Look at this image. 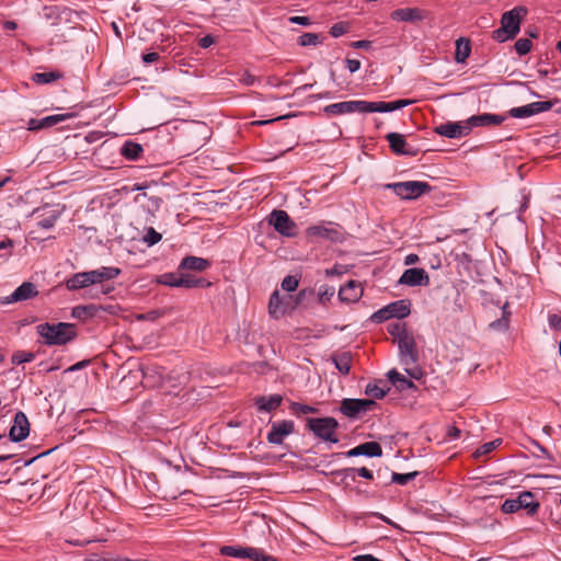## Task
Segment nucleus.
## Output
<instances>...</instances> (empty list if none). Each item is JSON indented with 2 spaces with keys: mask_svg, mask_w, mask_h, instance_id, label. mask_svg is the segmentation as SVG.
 I'll list each match as a JSON object with an SVG mask.
<instances>
[{
  "mask_svg": "<svg viewBox=\"0 0 561 561\" xmlns=\"http://www.w3.org/2000/svg\"><path fill=\"white\" fill-rule=\"evenodd\" d=\"M412 100H396L392 102H369L365 100L343 101L324 106L323 112L328 115H344L358 113H388L401 110L410 104Z\"/></svg>",
  "mask_w": 561,
  "mask_h": 561,
  "instance_id": "1",
  "label": "nucleus"
},
{
  "mask_svg": "<svg viewBox=\"0 0 561 561\" xmlns=\"http://www.w3.org/2000/svg\"><path fill=\"white\" fill-rule=\"evenodd\" d=\"M121 273L122 271L118 267L102 266L96 270L76 273L66 279L65 285L68 290L85 289L114 279L118 277Z\"/></svg>",
  "mask_w": 561,
  "mask_h": 561,
  "instance_id": "2",
  "label": "nucleus"
},
{
  "mask_svg": "<svg viewBox=\"0 0 561 561\" xmlns=\"http://www.w3.org/2000/svg\"><path fill=\"white\" fill-rule=\"evenodd\" d=\"M526 14L527 9L520 5L505 12L501 19V27L493 31L492 38L499 43L515 38L520 31V23Z\"/></svg>",
  "mask_w": 561,
  "mask_h": 561,
  "instance_id": "3",
  "label": "nucleus"
},
{
  "mask_svg": "<svg viewBox=\"0 0 561 561\" xmlns=\"http://www.w3.org/2000/svg\"><path fill=\"white\" fill-rule=\"evenodd\" d=\"M36 330L47 345H65L76 336L75 325L71 323H43Z\"/></svg>",
  "mask_w": 561,
  "mask_h": 561,
  "instance_id": "4",
  "label": "nucleus"
},
{
  "mask_svg": "<svg viewBox=\"0 0 561 561\" xmlns=\"http://www.w3.org/2000/svg\"><path fill=\"white\" fill-rule=\"evenodd\" d=\"M307 427L314 436L324 442L339 443V437L336 436L339 422L334 417H310L307 420Z\"/></svg>",
  "mask_w": 561,
  "mask_h": 561,
  "instance_id": "5",
  "label": "nucleus"
},
{
  "mask_svg": "<svg viewBox=\"0 0 561 561\" xmlns=\"http://www.w3.org/2000/svg\"><path fill=\"white\" fill-rule=\"evenodd\" d=\"M221 556L237 559H250L253 561H278L275 557L264 553L260 548L241 546H222L219 549Z\"/></svg>",
  "mask_w": 561,
  "mask_h": 561,
  "instance_id": "6",
  "label": "nucleus"
},
{
  "mask_svg": "<svg viewBox=\"0 0 561 561\" xmlns=\"http://www.w3.org/2000/svg\"><path fill=\"white\" fill-rule=\"evenodd\" d=\"M385 188L392 190L402 199H415L431 190L428 183L422 181L388 183Z\"/></svg>",
  "mask_w": 561,
  "mask_h": 561,
  "instance_id": "7",
  "label": "nucleus"
},
{
  "mask_svg": "<svg viewBox=\"0 0 561 561\" xmlns=\"http://www.w3.org/2000/svg\"><path fill=\"white\" fill-rule=\"evenodd\" d=\"M522 508L527 510L529 515H533L538 511L539 503L535 501L531 492H522L516 499H507L502 504V512L505 514H512Z\"/></svg>",
  "mask_w": 561,
  "mask_h": 561,
  "instance_id": "8",
  "label": "nucleus"
},
{
  "mask_svg": "<svg viewBox=\"0 0 561 561\" xmlns=\"http://www.w3.org/2000/svg\"><path fill=\"white\" fill-rule=\"evenodd\" d=\"M376 402L371 399H343L340 412L348 419H358L362 414L371 411Z\"/></svg>",
  "mask_w": 561,
  "mask_h": 561,
  "instance_id": "9",
  "label": "nucleus"
},
{
  "mask_svg": "<svg viewBox=\"0 0 561 561\" xmlns=\"http://www.w3.org/2000/svg\"><path fill=\"white\" fill-rule=\"evenodd\" d=\"M268 224L284 237L296 236V225L285 210L274 209L268 216Z\"/></svg>",
  "mask_w": 561,
  "mask_h": 561,
  "instance_id": "10",
  "label": "nucleus"
},
{
  "mask_svg": "<svg viewBox=\"0 0 561 561\" xmlns=\"http://www.w3.org/2000/svg\"><path fill=\"white\" fill-rule=\"evenodd\" d=\"M468 119L461 122H447L435 127V133L439 136L457 139L470 134Z\"/></svg>",
  "mask_w": 561,
  "mask_h": 561,
  "instance_id": "11",
  "label": "nucleus"
},
{
  "mask_svg": "<svg viewBox=\"0 0 561 561\" xmlns=\"http://www.w3.org/2000/svg\"><path fill=\"white\" fill-rule=\"evenodd\" d=\"M401 363L405 366L413 365L419 359L416 343L411 333L401 336L398 342Z\"/></svg>",
  "mask_w": 561,
  "mask_h": 561,
  "instance_id": "12",
  "label": "nucleus"
},
{
  "mask_svg": "<svg viewBox=\"0 0 561 561\" xmlns=\"http://www.w3.org/2000/svg\"><path fill=\"white\" fill-rule=\"evenodd\" d=\"M38 295V289L34 283H22L11 295L0 298L1 305L25 301Z\"/></svg>",
  "mask_w": 561,
  "mask_h": 561,
  "instance_id": "13",
  "label": "nucleus"
},
{
  "mask_svg": "<svg viewBox=\"0 0 561 561\" xmlns=\"http://www.w3.org/2000/svg\"><path fill=\"white\" fill-rule=\"evenodd\" d=\"M30 434V422L26 414L22 411L15 413L13 424L9 431V440L20 443Z\"/></svg>",
  "mask_w": 561,
  "mask_h": 561,
  "instance_id": "14",
  "label": "nucleus"
},
{
  "mask_svg": "<svg viewBox=\"0 0 561 561\" xmlns=\"http://www.w3.org/2000/svg\"><path fill=\"white\" fill-rule=\"evenodd\" d=\"M295 431V423L291 420L273 422L267 434V442L273 445H280L284 438Z\"/></svg>",
  "mask_w": 561,
  "mask_h": 561,
  "instance_id": "15",
  "label": "nucleus"
},
{
  "mask_svg": "<svg viewBox=\"0 0 561 561\" xmlns=\"http://www.w3.org/2000/svg\"><path fill=\"white\" fill-rule=\"evenodd\" d=\"M398 283L411 287L427 286L430 284V276L424 268L412 267L403 272Z\"/></svg>",
  "mask_w": 561,
  "mask_h": 561,
  "instance_id": "16",
  "label": "nucleus"
},
{
  "mask_svg": "<svg viewBox=\"0 0 561 561\" xmlns=\"http://www.w3.org/2000/svg\"><path fill=\"white\" fill-rule=\"evenodd\" d=\"M76 116V113L69 112L65 114H54L49 115L43 118H31L27 122V129L28 130H39L44 128L53 127L61 122H65L67 119L73 118Z\"/></svg>",
  "mask_w": 561,
  "mask_h": 561,
  "instance_id": "17",
  "label": "nucleus"
},
{
  "mask_svg": "<svg viewBox=\"0 0 561 561\" xmlns=\"http://www.w3.org/2000/svg\"><path fill=\"white\" fill-rule=\"evenodd\" d=\"M386 139L389 142L390 149L396 154L413 157L417 152L413 147L407 144L405 137L402 134L389 133L386 135Z\"/></svg>",
  "mask_w": 561,
  "mask_h": 561,
  "instance_id": "18",
  "label": "nucleus"
},
{
  "mask_svg": "<svg viewBox=\"0 0 561 561\" xmlns=\"http://www.w3.org/2000/svg\"><path fill=\"white\" fill-rule=\"evenodd\" d=\"M505 119H506V117L504 115L483 113V114L473 115V116L469 117L468 124L470 126V130H472L474 127L500 125Z\"/></svg>",
  "mask_w": 561,
  "mask_h": 561,
  "instance_id": "19",
  "label": "nucleus"
},
{
  "mask_svg": "<svg viewBox=\"0 0 561 561\" xmlns=\"http://www.w3.org/2000/svg\"><path fill=\"white\" fill-rule=\"evenodd\" d=\"M35 213H42L41 216H38L39 219L37 225L43 229H51L61 215L60 209L51 208L49 205H45L42 208L36 209Z\"/></svg>",
  "mask_w": 561,
  "mask_h": 561,
  "instance_id": "20",
  "label": "nucleus"
},
{
  "mask_svg": "<svg viewBox=\"0 0 561 561\" xmlns=\"http://www.w3.org/2000/svg\"><path fill=\"white\" fill-rule=\"evenodd\" d=\"M390 16L393 21L413 23L422 21L425 15L419 8H401L392 11Z\"/></svg>",
  "mask_w": 561,
  "mask_h": 561,
  "instance_id": "21",
  "label": "nucleus"
},
{
  "mask_svg": "<svg viewBox=\"0 0 561 561\" xmlns=\"http://www.w3.org/2000/svg\"><path fill=\"white\" fill-rule=\"evenodd\" d=\"M382 455V448L377 442H367L360 444L346 453L347 457H380Z\"/></svg>",
  "mask_w": 561,
  "mask_h": 561,
  "instance_id": "22",
  "label": "nucleus"
},
{
  "mask_svg": "<svg viewBox=\"0 0 561 561\" xmlns=\"http://www.w3.org/2000/svg\"><path fill=\"white\" fill-rule=\"evenodd\" d=\"M363 295L362 285L356 280H348L339 290V297L345 302H355Z\"/></svg>",
  "mask_w": 561,
  "mask_h": 561,
  "instance_id": "23",
  "label": "nucleus"
},
{
  "mask_svg": "<svg viewBox=\"0 0 561 561\" xmlns=\"http://www.w3.org/2000/svg\"><path fill=\"white\" fill-rule=\"evenodd\" d=\"M307 234L310 237H319L331 241H336L340 238L337 229L332 227L329 222L327 225L311 226L307 229Z\"/></svg>",
  "mask_w": 561,
  "mask_h": 561,
  "instance_id": "24",
  "label": "nucleus"
},
{
  "mask_svg": "<svg viewBox=\"0 0 561 561\" xmlns=\"http://www.w3.org/2000/svg\"><path fill=\"white\" fill-rule=\"evenodd\" d=\"M283 402L280 394H272L268 397L261 396L255 398V405L260 412H272L276 410Z\"/></svg>",
  "mask_w": 561,
  "mask_h": 561,
  "instance_id": "25",
  "label": "nucleus"
},
{
  "mask_svg": "<svg viewBox=\"0 0 561 561\" xmlns=\"http://www.w3.org/2000/svg\"><path fill=\"white\" fill-rule=\"evenodd\" d=\"M286 307L283 304L279 291L276 289L272 293L268 301V313L273 319H279L285 314Z\"/></svg>",
  "mask_w": 561,
  "mask_h": 561,
  "instance_id": "26",
  "label": "nucleus"
},
{
  "mask_svg": "<svg viewBox=\"0 0 561 561\" xmlns=\"http://www.w3.org/2000/svg\"><path fill=\"white\" fill-rule=\"evenodd\" d=\"M390 390L387 382L383 380H376L374 382H369L365 387V394L371 397L374 399H382Z\"/></svg>",
  "mask_w": 561,
  "mask_h": 561,
  "instance_id": "27",
  "label": "nucleus"
},
{
  "mask_svg": "<svg viewBox=\"0 0 561 561\" xmlns=\"http://www.w3.org/2000/svg\"><path fill=\"white\" fill-rule=\"evenodd\" d=\"M144 151V148L140 144L134 142V141H125L124 145L121 147V154L130 161H135L139 159Z\"/></svg>",
  "mask_w": 561,
  "mask_h": 561,
  "instance_id": "28",
  "label": "nucleus"
},
{
  "mask_svg": "<svg viewBox=\"0 0 561 561\" xmlns=\"http://www.w3.org/2000/svg\"><path fill=\"white\" fill-rule=\"evenodd\" d=\"M209 265L210 263L206 259L197 256H186L182 260L180 268L202 272L208 268Z\"/></svg>",
  "mask_w": 561,
  "mask_h": 561,
  "instance_id": "29",
  "label": "nucleus"
},
{
  "mask_svg": "<svg viewBox=\"0 0 561 561\" xmlns=\"http://www.w3.org/2000/svg\"><path fill=\"white\" fill-rule=\"evenodd\" d=\"M387 377L389 381L394 385L399 390L404 391L408 389H415L413 381L405 378L403 375L398 373L396 369L388 371Z\"/></svg>",
  "mask_w": 561,
  "mask_h": 561,
  "instance_id": "30",
  "label": "nucleus"
},
{
  "mask_svg": "<svg viewBox=\"0 0 561 561\" xmlns=\"http://www.w3.org/2000/svg\"><path fill=\"white\" fill-rule=\"evenodd\" d=\"M332 362L335 368L343 375H347L351 370L352 354L350 352H342L332 356Z\"/></svg>",
  "mask_w": 561,
  "mask_h": 561,
  "instance_id": "31",
  "label": "nucleus"
},
{
  "mask_svg": "<svg viewBox=\"0 0 561 561\" xmlns=\"http://www.w3.org/2000/svg\"><path fill=\"white\" fill-rule=\"evenodd\" d=\"M471 43L468 38L460 37L456 41L455 60L462 64L470 56Z\"/></svg>",
  "mask_w": 561,
  "mask_h": 561,
  "instance_id": "32",
  "label": "nucleus"
},
{
  "mask_svg": "<svg viewBox=\"0 0 561 561\" xmlns=\"http://www.w3.org/2000/svg\"><path fill=\"white\" fill-rule=\"evenodd\" d=\"M391 318L403 319L410 314V304L405 300H397L387 305Z\"/></svg>",
  "mask_w": 561,
  "mask_h": 561,
  "instance_id": "33",
  "label": "nucleus"
},
{
  "mask_svg": "<svg viewBox=\"0 0 561 561\" xmlns=\"http://www.w3.org/2000/svg\"><path fill=\"white\" fill-rule=\"evenodd\" d=\"M64 13H70V10L66 7L59 5H46L43 9V15L46 20H51L54 23L61 19Z\"/></svg>",
  "mask_w": 561,
  "mask_h": 561,
  "instance_id": "34",
  "label": "nucleus"
},
{
  "mask_svg": "<svg viewBox=\"0 0 561 561\" xmlns=\"http://www.w3.org/2000/svg\"><path fill=\"white\" fill-rule=\"evenodd\" d=\"M99 307L96 305L77 306L73 308L72 314L77 318H93L98 316Z\"/></svg>",
  "mask_w": 561,
  "mask_h": 561,
  "instance_id": "35",
  "label": "nucleus"
},
{
  "mask_svg": "<svg viewBox=\"0 0 561 561\" xmlns=\"http://www.w3.org/2000/svg\"><path fill=\"white\" fill-rule=\"evenodd\" d=\"M61 78V75L56 71L36 72L32 76L33 82L37 84H47Z\"/></svg>",
  "mask_w": 561,
  "mask_h": 561,
  "instance_id": "36",
  "label": "nucleus"
},
{
  "mask_svg": "<svg viewBox=\"0 0 561 561\" xmlns=\"http://www.w3.org/2000/svg\"><path fill=\"white\" fill-rule=\"evenodd\" d=\"M502 444V439L501 438H496L494 440H491V442H488V443H484L483 445H481L476 451H474V456L476 457H481V456H485V455H489L490 453H492L495 448H497L500 445Z\"/></svg>",
  "mask_w": 561,
  "mask_h": 561,
  "instance_id": "37",
  "label": "nucleus"
},
{
  "mask_svg": "<svg viewBox=\"0 0 561 561\" xmlns=\"http://www.w3.org/2000/svg\"><path fill=\"white\" fill-rule=\"evenodd\" d=\"M298 44L302 47L307 46H317L321 43L319 34L316 33H305L297 39Z\"/></svg>",
  "mask_w": 561,
  "mask_h": 561,
  "instance_id": "38",
  "label": "nucleus"
},
{
  "mask_svg": "<svg viewBox=\"0 0 561 561\" xmlns=\"http://www.w3.org/2000/svg\"><path fill=\"white\" fill-rule=\"evenodd\" d=\"M181 276L174 273H164L157 277L156 282L169 287H179V278Z\"/></svg>",
  "mask_w": 561,
  "mask_h": 561,
  "instance_id": "39",
  "label": "nucleus"
},
{
  "mask_svg": "<svg viewBox=\"0 0 561 561\" xmlns=\"http://www.w3.org/2000/svg\"><path fill=\"white\" fill-rule=\"evenodd\" d=\"M388 331L393 339L399 342L401 336L408 335L410 332H408L405 324L401 322H394L389 324Z\"/></svg>",
  "mask_w": 561,
  "mask_h": 561,
  "instance_id": "40",
  "label": "nucleus"
},
{
  "mask_svg": "<svg viewBox=\"0 0 561 561\" xmlns=\"http://www.w3.org/2000/svg\"><path fill=\"white\" fill-rule=\"evenodd\" d=\"M289 409L295 415L316 413L318 411L316 408L311 405L298 402H291Z\"/></svg>",
  "mask_w": 561,
  "mask_h": 561,
  "instance_id": "41",
  "label": "nucleus"
},
{
  "mask_svg": "<svg viewBox=\"0 0 561 561\" xmlns=\"http://www.w3.org/2000/svg\"><path fill=\"white\" fill-rule=\"evenodd\" d=\"M35 358V354L26 351L15 352L12 356V363L14 365H21L24 363H30Z\"/></svg>",
  "mask_w": 561,
  "mask_h": 561,
  "instance_id": "42",
  "label": "nucleus"
},
{
  "mask_svg": "<svg viewBox=\"0 0 561 561\" xmlns=\"http://www.w3.org/2000/svg\"><path fill=\"white\" fill-rule=\"evenodd\" d=\"M552 105L553 104L550 101H537L529 103L531 116L549 111Z\"/></svg>",
  "mask_w": 561,
  "mask_h": 561,
  "instance_id": "43",
  "label": "nucleus"
},
{
  "mask_svg": "<svg viewBox=\"0 0 561 561\" xmlns=\"http://www.w3.org/2000/svg\"><path fill=\"white\" fill-rule=\"evenodd\" d=\"M157 375V380L152 381V386L158 385L162 381V369L160 367H146L142 370V376L145 379H149L151 377H154Z\"/></svg>",
  "mask_w": 561,
  "mask_h": 561,
  "instance_id": "44",
  "label": "nucleus"
},
{
  "mask_svg": "<svg viewBox=\"0 0 561 561\" xmlns=\"http://www.w3.org/2000/svg\"><path fill=\"white\" fill-rule=\"evenodd\" d=\"M514 47L519 56H524L530 51L533 43L528 38H519L515 42Z\"/></svg>",
  "mask_w": 561,
  "mask_h": 561,
  "instance_id": "45",
  "label": "nucleus"
},
{
  "mask_svg": "<svg viewBox=\"0 0 561 561\" xmlns=\"http://www.w3.org/2000/svg\"><path fill=\"white\" fill-rule=\"evenodd\" d=\"M508 115L514 118L530 117L531 116L530 106H529V104H526L523 106L513 107L508 111Z\"/></svg>",
  "mask_w": 561,
  "mask_h": 561,
  "instance_id": "46",
  "label": "nucleus"
},
{
  "mask_svg": "<svg viewBox=\"0 0 561 561\" xmlns=\"http://www.w3.org/2000/svg\"><path fill=\"white\" fill-rule=\"evenodd\" d=\"M346 471V477H352L354 479V474H358L359 477L364 478V479H367V480H371L374 478V474H373V471L365 468V467H362V468H348L345 470Z\"/></svg>",
  "mask_w": 561,
  "mask_h": 561,
  "instance_id": "47",
  "label": "nucleus"
},
{
  "mask_svg": "<svg viewBox=\"0 0 561 561\" xmlns=\"http://www.w3.org/2000/svg\"><path fill=\"white\" fill-rule=\"evenodd\" d=\"M161 233L157 232L153 228H148L142 240L149 247L157 244L161 240Z\"/></svg>",
  "mask_w": 561,
  "mask_h": 561,
  "instance_id": "48",
  "label": "nucleus"
},
{
  "mask_svg": "<svg viewBox=\"0 0 561 561\" xmlns=\"http://www.w3.org/2000/svg\"><path fill=\"white\" fill-rule=\"evenodd\" d=\"M416 472H409V473H392L391 480L394 483H398L400 485H405L410 481H412L416 477Z\"/></svg>",
  "mask_w": 561,
  "mask_h": 561,
  "instance_id": "49",
  "label": "nucleus"
},
{
  "mask_svg": "<svg viewBox=\"0 0 561 561\" xmlns=\"http://www.w3.org/2000/svg\"><path fill=\"white\" fill-rule=\"evenodd\" d=\"M507 304L503 307V317L490 323V329L501 331L506 330L508 328V318L506 316L505 309Z\"/></svg>",
  "mask_w": 561,
  "mask_h": 561,
  "instance_id": "50",
  "label": "nucleus"
},
{
  "mask_svg": "<svg viewBox=\"0 0 561 561\" xmlns=\"http://www.w3.org/2000/svg\"><path fill=\"white\" fill-rule=\"evenodd\" d=\"M299 280L297 277L288 275L282 282V288L285 291L291 293L298 288Z\"/></svg>",
  "mask_w": 561,
  "mask_h": 561,
  "instance_id": "51",
  "label": "nucleus"
},
{
  "mask_svg": "<svg viewBox=\"0 0 561 561\" xmlns=\"http://www.w3.org/2000/svg\"><path fill=\"white\" fill-rule=\"evenodd\" d=\"M389 319H392V318L390 316V310L388 309L387 306L379 309L378 311L374 312L371 316V321L376 322V323H381Z\"/></svg>",
  "mask_w": 561,
  "mask_h": 561,
  "instance_id": "52",
  "label": "nucleus"
},
{
  "mask_svg": "<svg viewBox=\"0 0 561 561\" xmlns=\"http://www.w3.org/2000/svg\"><path fill=\"white\" fill-rule=\"evenodd\" d=\"M181 277L179 278V287H186V288H193V287H197L201 283L199 279H196L192 276H188V275H180Z\"/></svg>",
  "mask_w": 561,
  "mask_h": 561,
  "instance_id": "53",
  "label": "nucleus"
},
{
  "mask_svg": "<svg viewBox=\"0 0 561 561\" xmlns=\"http://www.w3.org/2000/svg\"><path fill=\"white\" fill-rule=\"evenodd\" d=\"M346 32H347V26L343 22L335 23L330 28L331 36L335 37V38L342 36Z\"/></svg>",
  "mask_w": 561,
  "mask_h": 561,
  "instance_id": "54",
  "label": "nucleus"
},
{
  "mask_svg": "<svg viewBox=\"0 0 561 561\" xmlns=\"http://www.w3.org/2000/svg\"><path fill=\"white\" fill-rule=\"evenodd\" d=\"M335 294L334 287L330 286H321L319 288V299L321 302L329 300L331 297H333Z\"/></svg>",
  "mask_w": 561,
  "mask_h": 561,
  "instance_id": "55",
  "label": "nucleus"
},
{
  "mask_svg": "<svg viewBox=\"0 0 561 561\" xmlns=\"http://www.w3.org/2000/svg\"><path fill=\"white\" fill-rule=\"evenodd\" d=\"M9 449H10V443L9 442H2L0 444V462H4L7 460H9L10 458H12V454L9 453Z\"/></svg>",
  "mask_w": 561,
  "mask_h": 561,
  "instance_id": "56",
  "label": "nucleus"
},
{
  "mask_svg": "<svg viewBox=\"0 0 561 561\" xmlns=\"http://www.w3.org/2000/svg\"><path fill=\"white\" fill-rule=\"evenodd\" d=\"M549 327L552 329L560 330L561 329V316L557 313H550L548 316Z\"/></svg>",
  "mask_w": 561,
  "mask_h": 561,
  "instance_id": "57",
  "label": "nucleus"
},
{
  "mask_svg": "<svg viewBox=\"0 0 561 561\" xmlns=\"http://www.w3.org/2000/svg\"><path fill=\"white\" fill-rule=\"evenodd\" d=\"M289 22L294 24H299L304 26L311 25V20L309 16H300V15H294L289 18Z\"/></svg>",
  "mask_w": 561,
  "mask_h": 561,
  "instance_id": "58",
  "label": "nucleus"
},
{
  "mask_svg": "<svg viewBox=\"0 0 561 561\" xmlns=\"http://www.w3.org/2000/svg\"><path fill=\"white\" fill-rule=\"evenodd\" d=\"M345 62L351 73L358 71L360 68V61L357 59H346Z\"/></svg>",
  "mask_w": 561,
  "mask_h": 561,
  "instance_id": "59",
  "label": "nucleus"
},
{
  "mask_svg": "<svg viewBox=\"0 0 561 561\" xmlns=\"http://www.w3.org/2000/svg\"><path fill=\"white\" fill-rule=\"evenodd\" d=\"M215 43V38L211 35H205L198 41V45L202 48H208Z\"/></svg>",
  "mask_w": 561,
  "mask_h": 561,
  "instance_id": "60",
  "label": "nucleus"
},
{
  "mask_svg": "<svg viewBox=\"0 0 561 561\" xmlns=\"http://www.w3.org/2000/svg\"><path fill=\"white\" fill-rule=\"evenodd\" d=\"M370 44L371 43L369 41L360 39V41L352 42L351 46L353 48H358V49H368L370 47Z\"/></svg>",
  "mask_w": 561,
  "mask_h": 561,
  "instance_id": "61",
  "label": "nucleus"
},
{
  "mask_svg": "<svg viewBox=\"0 0 561 561\" xmlns=\"http://www.w3.org/2000/svg\"><path fill=\"white\" fill-rule=\"evenodd\" d=\"M159 58V55L154 51L152 53H147V54H144L142 55V61L145 64H151V62H154L156 60H158Z\"/></svg>",
  "mask_w": 561,
  "mask_h": 561,
  "instance_id": "62",
  "label": "nucleus"
},
{
  "mask_svg": "<svg viewBox=\"0 0 561 561\" xmlns=\"http://www.w3.org/2000/svg\"><path fill=\"white\" fill-rule=\"evenodd\" d=\"M240 80L245 85H253L256 81V78L247 72V73L242 75Z\"/></svg>",
  "mask_w": 561,
  "mask_h": 561,
  "instance_id": "63",
  "label": "nucleus"
},
{
  "mask_svg": "<svg viewBox=\"0 0 561 561\" xmlns=\"http://www.w3.org/2000/svg\"><path fill=\"white\" fill-rule=\"evenodd\" d=\"M354 561H381L373 554H358L353 558Z\"/></svg>",
  "mask_w": 561,
  "mask_h": 561,
  "instance_id": "64",
  "label": "nucleus"
}]
</instances>
